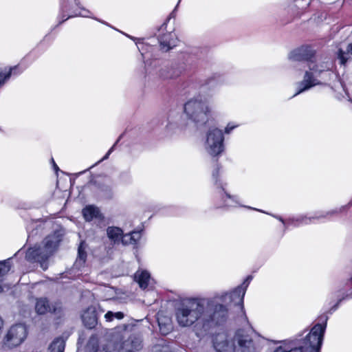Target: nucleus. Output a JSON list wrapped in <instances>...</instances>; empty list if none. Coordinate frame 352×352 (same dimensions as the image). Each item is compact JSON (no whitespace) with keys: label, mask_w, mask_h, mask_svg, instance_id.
<instances>
[{"label":"nucleus","mask_w":352,"mask_h":352,"mask_svg":"<svg viewBox=\"0 0 352 352\" xmlns=\"http://www.w3.org/2000/svg\"><path fill=\"white\" fill-rule=\"evenodd\" d=\"M123 136V134H121L118 139L117 140V141L116 142V143L113 145V146L109 150V151L107 152V153L104 156V157L100 160L98 162L104 160H107L108 157H109V155H110V153L113 151V150L114 149V147L116 146V144L120 140V139L122 138Z\"/></svg>","instance_id":"7c9ffc66"},{"label":"nucleus","mask_w":352,"mask_h":352,"mask_svg":"<svg viewBox=\"0 0 352 352\" xmlns=\"http://www.w3.org/2000/svg\"><path fill=\"white\" fill-rule=\"evenodd\" d=\"M337 212L336 211H330L327 213L326 215H320V216H313L310 217H307L306 216H301L296 219H290L288 220V225H293L294 226H299L302 224H309L314 219H319L320 218L325 217L327 215H332Z\"/></svg>","instance_id":"2eb2a0df"},{"label":"nucleus","mask_w":352,"mask_h":352,"mask_svg":"<svg viewBox=\"0 0 352 352\" xmlns=\"http://www.w3.org/2000/svg\"><path fill=\"white\" fill-rule=\"evenodd\" d=\"M77 6V3L76 2V0H63V2L61 3V10L63 12H69L70 14L65 19H63L62 21L60 22V23H62L65 21H66L67 19H69L71 17H74L76 16H86L85 14H82L81 12H78L76 9H74V6Z\"/></svg>","instance_id":"4468645a"},{"label":"nucleus","mask_w":352,"mask_h":352,"mask_svg":"<svg viewBox=\"0 0 352 352\" xmlns=\"http://www.w3.org/2000/svg\"><path fill=\"white\" fill-rule=\"evenodd\" d=\"M274 352H284V348L283 346H278Z\"/></svg>","instance_id":"58836bf2"},{"label":"nucleus","mask_w":352,"mask_h":352,"mask_svg":"<svg viewBox=\"0 0 352 352\" xmlns=\"http://www.w3.org/2000/svg\"><path fill=\"white\" fill-rule=\"evenodd\" d=\"M124 314L123 312L118 311V312L114 313L113 311H109L105 314L104 318H105L106 321L111 322L114 318L121 320L124 318Z\"/></svg>","instance_id":"b1692460"},{"label":"nucleus","mask_w":352,"mask_h":352,"mask_svg":"<svg viewBox=\"0 0 352 352\" xmlns=\"http://www.w3.org/2000/svg\"><path fill=\"white\" fill-rule=\"evenodd\" d=\"M219 187L221 188V190L219 192L221 196L225 195L227 199H230L231 201H234V197L231 196L230 194L227 193L224 191V189L222 188L221 185L219 184Z\"/></svg>","instance_id":"2f4dec72"},{"label":"nucleus","mask_w":352,"mask_h":352,"mask_svg":"<svg viewBox=\"0 0 352 352\" xmlns=\"http://www.w3.org/2000/svg\"><path fill=\"white\" fill-rule=\"evenodd\" d=\"M64 234L65 230L63 228L57 229L52 234L46 236L44 242H61L63 240Z\"/></svg>","instance_id":"4be33fe9"},{"label":"nucleus","mask_w":352,"mask_h":352,"mask_svg":"<svg viewBox=\"0 0 352 352\" xmlns=\"http://www.w3.org/2000/svg\"><path fill=\"white\" fill-rule=\"evenodd\" d=\"M252 280L251 276H248L247 279L243 283V284L237 287L234 290L230 293H223L221 294L215 295L212 298H218L219 302L222 305L225 306L228 309L227 307L224 304L232 302L235 305L240 306L241 310H243V298L246 292V289Z\"/></svg>","instance_id":"0eeeda50"},{"label":"nucleus","mask_w":352,"mask_h":352,"mask_svg":"<svg viewBox=\"0 0 352 352\" xmlns=\"http://www.w3.org/2000/svg\"><path fill=\"white\" fill-rule=\"evenodd\" d=\"M56 243H35L32 247L28 249L25 257L31 261L40 263L43 270L47 269L46 261L55 251Z\"/></svg>","instance_id":"39448f33"},{"label":"nucleus","mask_w":352,"mask_h":352,"mask_svg":"<svg viewBox=\"0 0 352 352\" xmlns=\"http://www.w3.org/2000/svg\"><path fill=\"white\" fill-rule=\"evenodd\" d=\"M158 323L161 333L164 335L168 334L171 329V325L170 324H162L160 322Z\"/></svg>","instance_id":"c85d7f7f"},{"label":"nucleus","mask_w":352,"mask_h":352,"mask_svg":"<svg viewBox=\"0 0 352 352\" xmlns=\"http://www.w3.org/2000/svg\"><path fill=\"white\" fill-rule=\"evenodd\" d=\"M28 336L27 328L23 324L12 325L5 334L2 342L3 346L13 349L21 345Z\"/></svg>","instance_id":"6e6552de"},{"label":"nucleus","mask_w":352,"mask_h":352,"mask_svg":"<svg viewBox=\"0 0 352 352\" xmlns=\"http://www.w3.org/2000/svg\"><path fill=\"white\" fill-rule=\"evenodd\" d=\"M82 320L85 326L89 329L94 328L98 323L96 308L89 307L82 314Z\"/></svg>","instance_id":"ddd939ff"},{"label":"nucleus","mask_w":352,"mask_h":352,"mask_svg":"<svg viewBox=\"0 0 352 352\" xmlns=\"http://www.w3.org/2000/svg\"><path fill=\"white\" fill-rule=\"evenodd\" d=\"M175 9L170 14L168 18L166 20V21L158 28V31L165 30L166 29V25L168 21L170 20L171 17H175Z\"/></svg>","instance_id":"c756f323"},{"label":"nucleus","mask_w":352,"mask_h":352,"mask_svg":"<svg viewBox=\"0 0 352 352\" xmlns=\"http://www.w3.org/2000/svg\"><path fill=\"white\" fill-rule=\"evenodd\" d=\"M158 41L161 50L164 52H168L173 47L177 45V39L176 36L173 32H168L162 35H159Z\"/></svg>","instance_id":"f8f14e48"},{"label":"nucleus","mask_w":352,"mask_h":352,"mask_svg":"<svg viewBox=\"0 0 352 352\" xmlns=\"http://www.w3.org/2000/svg\"><path fill=\"white\" fill-rule=\"evenodd\" d=\"M2 291H3V289H2V287L0 286V293H1V292H2Z\"/></svg>","instance_id":"79ce46f5"},{"label":"nucleus","mask_w":352,"mask_h":352,"mask_svg":"<svg viewBox=\"0 0 352 352\" xmlns=\"http://www.w3.org/2000/svg\"><path fill=\"white\" fill-rule=\"evenodd\" d=\"M225 206H231L232 204H230L229 202H227L226 201H225V203L223 204Z\"/></svg>","instance_id":"ea45409f"},{"label":"nucleus","mask_w":352,"mask_h":352,"mask_svg":"<svg viewBox=\"0 0 352 352\" xmlns=\"http://www.w3.org/2000/svg\"><path fill=\"white\" fill-rule=\"evenodd\" d=\"M38 232V229H36V230H32L28 235V240H27V242H28V241L30 240H34V239L33 238V236L34 235H36Z\"/></svg>","instance_id":"72a5a7b5"},{"label":"nucleus","mask_w":352,"mask_h":352,"mask_svg":"<svg viewBox=\"0 0 352 352\" xmlns=\"http://www.w3.org/2000/svg\"><path fill=\"white\" fill-rule=\"evenodd\" d=\"M143 232L144 230L140 229L138 230H133L126 234V236H130L131 242H138L141 239Z\"/></svg>","instance_id":"393cba45"},{"label":"nucleus","mask_w":352,"mask_h":352,"mask_svg":"<svg viewBox=\"0 0 352 352\" xmlns=\"http://www.w3.org/2000/svg\"><path fill=\"white\" fill-rule=\"evenodd\" d=\"M16 69V67L11 68L7 74L0 73V86L3 85L5 81L10 78L13 70Z\"/></svg>","instance_id":"cd10ccee"},{"label":"nucleus","mask_w":352,"mask_h":352,"mask_svg":"<svg viewBox=\"0 0 352 352\" xmlns=\"http://www.w3.org/2000/svg\"><path fill=\"white\" fill-rule=\"evenodd\" d=\"M66 339L63 337L55 338L49 346V352H64Z\"/></svg>","instance_id":"aec40b11"},{"label":"nucleus","mask_w":352,"mask_h":352,"mask_svg":"<svg viewBox=\"0 0 352 352\" xmlns=\"http://www.w3.org/2000/svg\"><path fill=\"white\" fill-rule=\"evenodd\" d=\"M184 112L188 119L197 124H203L208 120L209 109L204 101L195 98L184 104Z\"/></svg>","instance_id":"20e7f679"},{"label":"nucleus","mask_w":352,"mask_h":352,"mask_svg":"<svg viewBox=\"0 0 352 352\" xmlns=\"http://www.w3.org/2000/svg\"><path fill=\"white\" fill-rule=\"evenodd\" d=\"M10 270V259L0 261V276H4Z\"/></svg>","instance_id":"a878e982"},{"label":"nucleus","mask_w":352,"mask_h":352,"mask_svg":"<svg viewBox=\"0 0 352 352\" xmlns=\"http://www.w3.org/2000/svg\"><path fill=\"white\" fill-rule=\"evenodd\" d=\"M134 278L140 287L143 289L148 287L151 280V275L146 270H138L134 275Z\"/></svg>","instance_id":"dca6fc26"},{"label":"nucleus","mask_w":352,"mask_h":352,"mask_svg":"<svg viewBox=\"0 0 352 352\" xmlns=\"http://www.w3.org/2000/svg\"><path fill=\"white\" fill-rule=\"evenodd\" d=\"M95 352H109L106 346H98Z\"/></svg>","instance_id":"f704fd0d"},{"label":"nucleus","mask_w":352,"mask_h":352,"mask_svg":"<svg viewBox=\"0 0 352 352\" xmlns=\"http://www.w3.org/2000/svg\"><path fill=\"white\" fill-rule=\"evenodd\" d=\"M326 324H316L303 340L302 345L284 352H319L322 346Z\"/></svg>","instance_id":"7ed1b4c3"},{"label":"nucleus","mask_w":352,"mask_h":352,"mask_svg":"<svg viewBox=\"0 0 352 352\" xmlns=\"http://www.w3.org/2000/svg\"><path fill=\"white\" fill-rule=\"evenodd\" d=\"M36 311L38 314H45L47 312L56 311V309H52L49 301L46 298L38 299L35 305Z\"/></svg>","instance_id":"6ab92c4d"},{"label":"nucleus","mask_w":352,"mask_h":352,"mask_svg":"<svg viewBox=\"0 0 352 352\" xmlns=\"http://www.w3.org/2000/svg\"><path fill=\"white\" fill-rule=\"evenodd\" d=\"M316 57V50L310 45H302L289 54V58L293 61L313 62Z\"/></svg>","instance_id":"9d476101"},{"label":"nucleus","mask_w":352,"mask_h":352,"mask_svg":"<svg viewBox=\"0 0 352 352\" xmlns=\"http://www.w3.org/2000/svg\"><path fill=\"white\" fill-rule=\"evenodd\" d=\"M107 234L112 242H124L123 238L126 236L123 230L116 226H109L107 229Z\"/></svg>","instance_id":"f3484780"},{"label":"nucleus","mask_w":352,"mask_h":352,"mask_svg":"<svg viewBox=\"0 0 352 352\" xmlns=\"http://www.w3.org/2000/svg\"><path fill=\"white\" fill-rule=\"evenodd\" d=\"M219 170H220V167H219V164H217V167L212 172V177L215 180L216 183H217V182H218V176L219 175Z\"/></svg>","instance_id":"473e14b6"},{"label":"nucleus","mask_w":352,"mask_h":352,"mask_svg":"<svg viewBox=\"0 0 352 352\" xmlns=\"http://www.w3.org/2000/svg\"><path fill=\"white\" fill-rule=\"evenodd\" d=\"M313 352H317V351H313Z\"/></svg>","instance_id":"c03bdc74"},{"label":"nucleus","mask_w":352,"mask_h":352,"mask_svg":"<svg viewBox=\"0 0 352 352\" xmlns=\"http://www.w3.org/2000/svg\"><path fill=\"white\" fill-rule=\"evenodd\" d=\"M349 54L352 55V43H350L347 45L346 52H344L341 49L338 50V56L340 60L341 64L344 65L347 62L349 58L348 56Z\"/></svg>","instance_id":"5701e85b"},{"label":"nucleus","mask_w":352,"mask_h":352,"mask_svg":"<svg viewBox=\"0 0 352 352\" xmlns=\"http://www.w3.org/2000/svg\"><path fill=\"white\" fill-rule=\"evenodd\" d=\"M52 162L53 167H54V170H55L56 171H57V170H58V166L56 165V164L55 163V162H54V159H53V158H52Z\"/></svg>","instance_id":"4c0bfd02"},{"label":"nucleus","mask_w":352,"mask_h":352,"mask_svg":"<svg viewBox=\"0 0 352 352\" xmlns=\"http://www.w3.org/2000/svg\"><path fill=\"white\" fill-rule=\"evenodd\" d=\"M278 219H279L281 222H283V223H285L284 220H283L281 217H279V218H278Z\"/></svg>","instance_id":"a19ab883"},{"label":"nucleus","mask_w":352,"mask_h":352,"mask_svg":"<svg viewBox=\"0 0 352 352\" xmlns=\"http://www.w3.org/2000/svg\"><path fill=\"white\" fill-rule=\"evenodd\" d=\"M251 329H238L232 336L226 332H219L212 336V346L215 352H245L250 347L252 340Z\"/></svg>","instance_id":"f03ea898"},{"label":"nucleus","mask_w":352,"mask_h":352,"mask_svg":"<svg viewBox=\"0 0 352 352\" xmlns=\"http://www.w3.org/2000/svg\"><path fill=\"white\" fill-rule=\"evenodd\" d=\"M316 58H313V62H308L307 66L309 71H306L304 75L303 80L298 83L297 92L293 97L309 89L310 88L319 85L320 82L315 78L319 76L322 72L325 71L326 67L323 65H318L315 63Z\"/></svg>","instance_id":"423d86ee"},{"label":"nucleus","mask_w":352,"mask_h":352,"mask_svg":"<svg viewBox=\"0 0 352 352\" xmlns=\"http://www.w3.org/2000/svg\"><path fill=\"white\" fill-rule=\"evenodd\" d=\"M235 128V126H230V124H228L226 129H225V132L226 133H229L232 129H234Z\"/></svg>","instance_id":"e433bc0d"},{"label":"nucleus","mask_w":352,"mask_h":352,"mask_svg":"<svg viewBox=\"0 0 352 352\" xmlns=\"http://www.w3.org/2000/svg\"><path fill=\"white\" fill-rule=\"evenodd\" d=\"M218 298H190L184 300L175 310L177 323L183 327L194 325L198 337L206 335L210 328L224 322L228 310Z\"/></svg>","instance_id":"f257e3e1"},{"label":"nucleus","mask_w":352,"mask_h":352,"mask_svg":"<svg viewBox=\"0 0 352 352\" xmlns=\"http://www.w3.org/2000/svg\"><path fill=\"white\" fill-rule=\"evenodd\" d=\"M94 184L102 192L110 195L112 190V180L109 177H102L95 181Z\"/></svg>","instance_id":"a211bd4d"},{"label":"nucleus","mask_w":352,"mask_h":352,"mask_svg":"<svg viewBox=\"0 0 352 352\" xmlns=\"http://www.w3.org/2000/svg\"><path fill=\"white\" fill-rule=\"evenodd\" d=\"M82 212L85 219L87 221H91L94 218L98 217L100 214L98 208L94 206H86Z\"/></svg>","instance_id":"412c9836"},{"label":"nucleus","mask_w":352,"mask_h":352,"mask_svg":"<svg viewBox=\"0 0 352 352\" xmlns=\"http://www.w3.org/2000/svg\"><path fill=\"white\" fill-rule=\"evenodd\" d=\"M341 301H342V299H340V300L338 301V302H337L334 306H333V307L331 308V309H330V311H329L331 313V312H333V311H336V310L338 309V306H339V304L340 303V302H341Z\"/></svg>","instance_id":"c9c22d12"},{"label":"nucleus","mask_w":352,"mask_h":352,"mask_svg":"<svg viewBox=\"0 0 352 352\" xmlns=\"http://www.w3.org/2000/svg\"><path fill=\"white\" fill-rule=\"evenodd\" d=\"M224 137L221 130L210 129L207 133L206 148L212 156H217L223 151Z\"/></svg>","instance_id":"1a4fd4ad"},{"label":"nucleus","mask_w":352,"mask_h":352,"mask_svg":"<svg viewBox=\"0 0 352 352\" xmlns=\"http://www.w3.org/2000/svg\"><path fill=\"white\" fill-rule=\"evenodd\" d=\"M352 205V201L349 203V206H351Z\"/></svg>","instance_id":"37998d69"},{"label":"nucleus","mask_w":352,"mask_h":352,"mask_svg":"<svg viewBox=\"0 0 352 352\" xmlns=\"http://www.w3.org/2000/svg\"><path fill=\"white\" fill-rule=\"evenodd\" d=\"M87 248V243H80L78 248V258L82 262L85 261L87 254L85 250Z\"/></svg>","instance_id":"bb28decb"},{"label":"nucleus","mask_w":352,"mask_h":352,"mask_svg":"<svg viewBox=\"0 0 352 352\" xmlns=\"http://www.w3.org/2000/svg\"><path fill=\"white\" fill-rule=\"evenodd\" d=\"M142 349V340L136 335H131L122 342L119 352H138Z\"/></svg>","instance_id":"9b49d317"}]
</instances>
